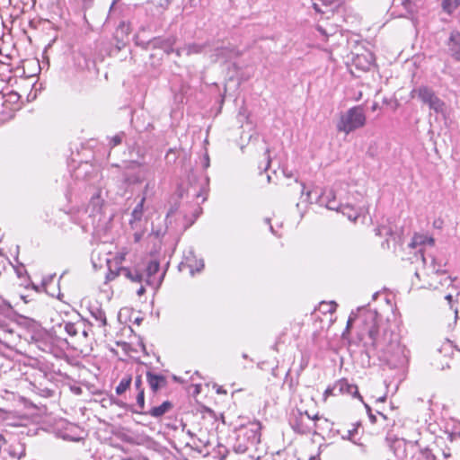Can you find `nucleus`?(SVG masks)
Listing matches in <instances>:
<instances>
[{"instance_id": "f257e3e1", "label": "nucleus", "mask_w": 460, "mask_h": 460, "mask_svg": "<svg viewBox=\"0 0 460 460\" xmlns=\"http://www.w3.org/2000/svg\"><path fill=\"white\" fill-rule=\"evenodd\" d=\"M354 398L362 400L358 385L349 383L346 378L336 380L332 385L328 386L323 394V402H327L330 399L339 402Z\"/></svg>"}, {"instance_id": "f03ea898", "label": "nucleus", "mask_w": 460, "mask_h": 460, "mask_svg": "<svg viewBox=\"0 0 460 460\" xmlns=\"http://www.w3.org/2000/svg\"><path fill=\"white\" fill-rule=\"evenodd\" d=\"M366 115L361 106H354L342 114L337 124V129L349 134L366 124Z\"/></svg>"}, {"instance_id": "7ed1b4c3", "label": "nucleus", "mask_w": 460, "mask_h": 460, "mask_svg": "<svg viewBox=\"0 0 460 460\" xmlns=\"http://www.w3.org/2000/svg\"><path fill=\"white\" fill-rule=\"evenodd\" d=\"M320 420L318 414L310 415L306 411H297L292 419V427L301 434L315 433L317 429V420Z\"/></svg>"}, {"instance_id": "20e7f679", "label": "nucleus", "mask_w": 460, "mask_h": 460, "mask_svg": "<svg viewBox=\"0 0 460 460\" xmlns=\"http://www.w3.org/2000/svg\"><path fill=\"white\" fill-rule=\"evenodd\" d=\"M417 95L424 103L428 104L429 108L434 110H438L442 107L443 103L436 96L434 92L427 87V86H420L418 89H415L411 92L412 97L414 95Z\"/></svg>"}, {"instance_id": "39448f33", "label": "nucleus", "mask_w": 460, "mask_h": 460, "mask_svg": "<svg viewBox=\"0 0 460 460\" xmlns=\"http://www.w3.org/2000/svg\"><path fill=\"white\" fill-rule=\"evenodd\" d=\"M362 332L368 335L370 339L375 340L378 333V325L376 315L373 313L365 314L362 316Z\"/></svg>"}, {"instance_id": "423d86ee", "label": "nucleus", "mask_w": 460, "mask_h": 460, "mask_svg": "<svg viewBox=\"0 0 460 460\" xmlns=\"http://www.w3.org/2000/svg\"><path fill=\"white\" fill-rule=\"evenodd\" d=\"M146 381L153 393L158 392V390L164 388L167 385V378L160 374H155L151 371L146 372Z\"/></svg>"}, {"instance_id": "0eeeda50", "label": "nucleus", "mask_w": 460, "mask_h": 460, "mask_svg": "<svg viewBox=\"0 0 460 460\" xmlns=\"http://www.w3.org/2000/svg\"><path fill=\"white\" fill-rule=\"evenodd\" d=\"M160 270L159 262L155 260L150 261L146 269V282L149 285L158 287L161 284V278H155L156 274Z\"/></svg>"}, {"instance_id": "6e6552de", "label": "nucleus", "mask_w": 460, "mask_h": 460, "mask_svg": "<svg viewBox=\"0 0 460 460\" xmlns=\"http://www.w3.org/2000/svg\"><path fill=\"white\" fill-rule=\"evenodd\" d=\"M448 51L450 56L456 61L460 62V32L452 31L447 41Z\"/></svg>"}, {"instance_id": "1a4fd4ad", "label": "nucleus", "mask_w": 460, "mask_h": 460, "mask_svg": "<svg viewBox=\"0 0 460 460\" xmlns=\"http://www.w3.org/2000/svg\"><path fill=\"white\" fill-rule=\"evenodd\" d=\"M4 105H8V108L11 111L8 117L12 118L13 116V111L20 109L21 96L18 93L14 91H10L9 93L4 95Z\"/></svg>"}, {"instance_id": "9d476101", "label": "nucleus", "mask_w": 460, "mask_h": 460, "mask_svg": "<svg viewBox=\"0 0 460 460\" xmlns=\"http://www.w3.org/2000/svg\"><path fill=\"white\" fill-rule=\"evenodd\" d=\"M173 405L170 401H164L161 405L155 406L147 412L154 418H160L172 409Z\"/></svg>"}, {"instance_id": "9b49d317", "label": "nucleus", "mask_w": 460, "mask_h": 460, "mask_svg": "<svg viewBox=\"0 0 460 460\" xmlns=\"http://www.w3.org/2000/svg\"><path fill=\"white\" fill-rule=\"evenodd\" d=\"M411 460H436V456L430 449L421 448L413 454Z\"/></svg>"}, {"instance_id": "f8f14e48", "label": "nucleus", "mask_w": 460, "mask_h": 460, "mask_svg": "<svg viewBox=\"0 0 460 460\" xmlns=\"http://www.w3.org/2000/svg\"><path fill=\"white\" fill-rule=\"evenodd\" d=\"M119 272L133 282L140 283L143 279L141 273L138 271L132 272L130 269L127 267L120 268Z\"/></svg>"}, {"instance_id": "ddd939ff", "label": "nucleus", "mask_w": 460, "mask_h": 460, "mask_svg": "<svg viewBox=\"0 0 460 460\" xmlns=\"http://www.w3.org/2000/svg\"><path fill=\"white\" fill-rule=\"evenodd\" d=\"M131 382H132L131 375L125 376L120 380V382L118 385V386L116 387V394L118 395H120V394H124L129 388V386L131 385Z\"/></svg>"}, {"instance_id": "4468645a", "label": "nucleus", "mask_w": 460, "mask_h": 460, "mask_svg": "<svg viewBox=\"0 0 460 460\" xmlns=\"http://www.w3.org/2000/svg\"><path fill=\"white\" fill-rule=\"evenodd\" d=\"M460 5V0H443L442 7L445 12L451 13Z\"/></svg>"}, {"instance_id": "2eb2a0df", "label": "nucleus", "mask_w": 460, "mask_h": 460, "mask_svg": "<svg viewBox=\"0 0 460 460\" xmlns=\"http://www.w3.org/2000/svg\"><path fill=\"white\" fill-rule=\"evenodd\" d=\"M337 307H338V305L333 301H331V302L323 301V302H321V304H320V310L323 311V313H329L331 314L336 312Z\"/></svg>"}, {"instance_id": "dca6fc26", "label": "nucleus", "mask_w": 460, "mask_h": 460, "mask_svg": "<svg viewBox=\"0 0 460 460\" xmlns=\"http://www.w3.org/2000/svg\"><path fill=\"white\" fill-rule=\"evenodd\" d=\"M145 198L137 205L132 212V216L135 219L139 220L143 215Z\"/></svg>"}, {"instance_id": "f3484780", "label": "nucleus", "mask_w": 460, "mask_h": 460, "mask_svg": "<svg viewBox=\"0 0 460 460\" xmlns=\"http://www.w3.org/2000/svg\"><path fill=\"white\" fill-rule=\"evenodd\" d=\"M128 253V250L127 248H122L119 252H118L114 256V261L116 263L121 264L126 260Z\"/></svg>"}, {"instance_id": "a211bd4d", "label": "nucleus", "mask_w": 460, "mask_h": 460, "mask_svg": "<svg viewBox=\"0 0 460 460\" xmlns=\"http://www.w3.org/2000/svg\"><path fill=\"white\" fill-rule=\"evenodd\" d=\"M137 403L141 410L145 408V390H141L137 396Z\"/></svg>"}, {"instance_id": "6ab92c4d", "label": "nucleus", "mask_w": 460, "mask_h": 460, "mask_svg": "<svg viewBox=\"0 0 460 460\" xmlns=\"http://www.w3.org/2000/svg\"><path fill=\"white\" fill-rule=\"evenodd\" d=\"M65 330L70 336H75L77 334V330L73 323H66Z\"/></svg>"}, {"instance_id": "aec40b11", "label": "nucleus", "mask_w": 460, "mask_h": 460, "mask_svg": "<svg viewBox=\"0 0 460 460\" xmlns=\"http://www.w3.org/2000/svg\"><path fill=\"white\" fill-rule=\"evenodd\" d=\"M135 386L138 393L141 390H145L143 387L142 376L140 375L137 376L135 378Z\"/></svg>"}, {"instance_id": "412c9836", "label": "nucleus", "mask_w": 460, "mask_h": 460, "mask_svg": "<svg viewBox=\"0 0 460 460\" xmlns=\"http://www.w3.org/2000/svg\"><path fill=\"white\" fill-rule=\"evenodd\" d=\"M265 155H266V164H265L264 170H268L269 167L270 166V163H271L269 148L266 149Z\"/></svg>"}, {"instance_id": "4be33fe9", "label": "nucleus", "mask_w": 460, "mask_h": 460, "mask_svg": "<svg viewBox=\"0 0 460 460\" xmlns=\"http://www.w3.org/2000/svg\"><path fill=\"white\" fill-rule=\"evenodd\" d=\"M144 233L143 232H137L134 234V242L138 243L143 237Z\"/></svg>"}, {"instance_id": "5701e85b", "label": "nucleus", "mask_w": 460, "mask_h": 460, "mask_svg": "<svg viewBox=\"0 0 460 460\" xmlns=\"http://www.w3.org/2000/svg\"><path fill=\"white\" fill-rule=\"evenodd\" d=\"M313 7L318 13H323V11L320 8L319 4L317 3L313 4Z\"/></svg>"}, {"instance_id": "b1692460", "label": "nucleus", "mask_w": 460, "mask_h": 460, "mask_svg": "<svg viewBox=\"0 0 460 460\" xmlns=\"http://www.w3.org/2000/svg\"><path fill=\"white\" fill-rule=\"evenodd\" d=\"M324 5H332L335 3V0H320Z\"/></svg>"}, {"instance_id": "393cba45", "label": "nucleus", "mask_w": 460, "mask_h": 460, "mask_svg": "<svg viewBox=\"0 0 460 460\" xmlns=\"http://www.w3.org/2000/svg\"><path fill=\"white\" fill-rule=\"evenodd\" d=\"M414 242L415 243H424V240H422V236L421 235H415L414 236Z\"/></svg>"}, {"instance_id": "a878e982", "label": "nucleus", "mask_w": 460, "mask_h": 460, "mask_svg": "<svg viewBox=\"0 0 460 460\" xmlns=\"http://www.w3.org/2000/svg\"><path fill=\"white\" fill-rule=\"evenodd\" d=\"M145 292H146L145 288L141 286V287L138 288V290H137V295H138V296H142Z\"/></svg>"}, {"instance_id": "bb28decb", "label": "nucleus", "mask_w": 460, "mask_h": 460, "mask_svg": "<svg viewBox=\"0 0 460 460\" xmlns=\"http://www.w3.org/2000/svg\"><path fill=\"white\" fill-rule=\"evenodd\" d=\"M403 4L405 8H408L411 4V0H404Z\"/></svg>"}, {"instance_id": "cd10ccee", "label": "nucleus", "mask_w": 460, "mask_h": 460, "mask_svg": "<svg viewBox=\"0 0 460 460\" xmlns=\"http://www.w3.org/2000/svg\"><path fill=\"white\" fill-rule=\"evenodd\" d=\"M379 107L378 103L377 102H374L371 109L372 111H376L377 108Z\"/></svg>"}, {"instance_id": "c85d7f7f", "label": "nucleus", "mask_w": 460, "mask_h": 460, "mask_svg": "<svg viewBox=\"0 0 460 460\" xmlns=\"http://www.w3.org/2000/svg\"><path fill=\"white\" fill-rule=\"evenodd\" d=\"M446 299L448 301V303L452 302V295L446 296Z\"/></svg>"}, {"instance_id": "c756f323", "label": "nucleus", "mask_w": 460, "mask_h": 460, "mask_svg": "<svg viewBox=\"0 0 460 460\" xmlns=\"http://www.w3.org/2000/svg\"><path fill=\"white\" fill-rule=\"evenodd\" d=\"M379 402H385V397H381L378 399Z\"/></svg>"}, {"instance_id": "7c9ffc66", "label": "nucleus", "mask_w": 460, "mask_h": 460, "mask_svg": "<svg viewBox=\"0 0 460 460\" xmlns=\"http://www.w3.org/2000/svg\"><path fill=\"white\" fill-rule=\"evenodd\" d=\"M24 454V450L22 451V453L20 454V456H18V458H21V456Z\"/></svg>"}, {"instance_id": "2f4dec72", "label": "nucleus", "mask_w": 460, "mask_h": 460, "mask_svg": "<svg viewBox=\"0 0 460 460\" xmlns=\"http://www.w3.org/2000/svg\"><path fill=\"white\" fill-rule=\"evenodd\" d=\"M429 243H434L433 238H429Z\"/></svg>"}, {"instance_id": "473e14b6", "label": "nucleus", "mask_w": 460, "mask_h": 460, "mask_svg": "<svg viewBox=\"0 0 460 460\" xmlns=\"http://www.w3.org/2000/svg\"><path fill=\"white\" fill-rule=\"evenodd\" d=\"M102 323H103V325L106 324V319L105 318L102 320Z\"/></svg>"}]
</instances>
